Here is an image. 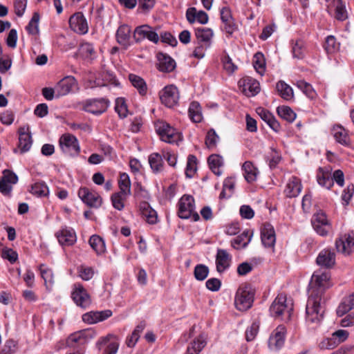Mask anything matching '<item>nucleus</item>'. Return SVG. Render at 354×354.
<instances>
[{"mask_svg":"<svg viewBox=\"0 0 354 354\" xmlns=\"http://www.w3.org/2000/svg\"><path fill=\"white\" fill-rule=\"evenodd\" d=\"M195 35L198 42L207 44V46H211V40L214 35L212 29L206 28H198L196 30Z\"/></svg>","mask_w":354,"mask_h":354,"instance_id":"nucleus-31","label":"nucleus"},{"mask_svg":"<svg viewBox=\"0 0 354 354\" xmlns=\"http://www.w3.org/2000/svg\"><path fill=\"white\" fill-rule=\"evenodd\" d=\"M317 265L330 268L335 264V254L331 250L326 249L319 252L316 259Z\"/></svg>","mask_w":354,"mask_h":354,"instance_id":"nucleus-22","label":"nucleus"},{"mask_svg":"<svg viewBox=\"0 0 354 354\" xmlns=\"http://www.w3.org/2000/svg\"><path fill=\"white\" fill-rule=\"evenodd\" d=\"M40 16L39 13L35 12L29 21L28 26L26 27V29L28 32L29 34L31 35H37L39 33V21Z\"/></svg>","mask_w":354,"mask_h":354,"instance_id":"nucleus-45","label":"nucleus"},{"mask_svg":"<svg viewBox=\"0 0 354 354\" xmlns=\"http://www.w3.org/2000/svg\"><path fill=\"white\" fill-rule=\"evenodd\" d=\"M328 273L313 274L309 284V296L306 306V321L312 328H316L324 317L323 295L329 288Z\"/></svg>","mask_w":354,"mask_h":354,"instance_id":"nucleus-1","label":"nucleus"},{"mask_svg":"<svg viewBox=\"0 0 354 354\" xmlns=\"http://www.w3.org/2000/svg\"><path fill=\"white\" fill-rule=\"evenodd\" d=\"M70 28L75 32L81 35L86 34L88 32V23L82 12L73 14L69 19Z\"/></svg>","mask_w":354,"mask_h":354,"instance_id":"nucleus-14","label":"nucleus"},{"mask_svg":"<svg viewBox=\"0 0 354 354\" xmlns=\"http://www.w3.org/2000/svg\"><path fill=\"white\" fill-rule=\"evenodd\" d=\"M286 328L283 325H279L271 334L268 345L272 350H279L284 344Z\"/></svg>","mask_w":354,"mask_h":354,"instance_id":"nucleus-13","label":"nucleus"},{"mask_svg":"<svg viewBox=\"0 0 354 354\" xmlns=\"http://www.w3.org/2000/svg\"><path fill=\"white\" fill-rule=\"evenodd\" d=\"M89 245L97 254L105 252V243L104 240L98 235L94 234L89 239Z\"/></svg>","mask_w":354,"mask_h":354,"instance_id":"nucleus-36","label":"nucleus"},{"mask_svg":"<svg viewBox=\"0 0 354 354\" xmlns=\"http://www.w3.org/2000/svg\"><path fill=\"white\" fill-rule=\"evenodd\" d=\"M251 239L252 234H249V231H244L241 234L233 239L231 245L234 248H237L236 245H241L243 248H245L250 242Z\"/></svg>","mask_w":354,"mask_h":354,"instance_id":"nucleus-41","label":"nucleus"},{"mask_svg":"<svg viewBox=\"0 0 354 354\" xmlns=\"http://www.w3.org/2000/svg\"><path fill=\"white\" fill-rule=\"evenodd\" d=\"M242 168L245 171V178L248 183H252L256 180L257 169L254 167L252 162L245 161L243 163Z\"/></svg>","mask_w":354,"mask_h":354,"instance_id":"nucleus-35","label":"nucleus"},{"mask_svg":"<svg viewBox=\"0 0 354 354\" xmlns=\"http://www.w3.org/2000/svg\"><path fill=\"white\" fill-rule=\"evenodd\" d=\"M157 68L160 71L169 73L176 68V62L171 57L165 53H158L157 54Z\"/></svg>","mask_w":354,"mask_h":354,"instance_id":"nucleus-21","label":"nucleus"},{"mask_svg":"<svg viewBox=\"0 0 354 354\" xmlns=\"http://www.w3.org/2000/svg\"><path fill=\"white\" fill-rule=\"evenodd\" d=\"M161 102L167 107H173L178 100L179 95L177 87L174 85L165 86L160 94Z\"/></svg>","mask_w":354,"mask_h":354,"instance_id":"nucleus-11","label":"nucleus"},{"mask_svg":"<svg viewBox=\"0 0 354 354\" xmlns=\"http://www.w3.org/2000/svg\"><path fill=\"white\" fill-rule=\"evenodd\" d=\"M293 57L297 59H303L305 56V47L304 41L297 40L293 44L292 48Z\"/></svg>","mask_w":354,"mask_h":354,"instance_id":"nucleus-51","label":"nucleus"},{"mask_svg":"<svg viewBox=\"0 0 354 354\" xmlns=\"http://www.w3.org/2000/svg\"><path fill=\"white\" fill-rule=\"evenodd\" d=\"M129 80L131 84L138 89L139 93L144 95L147 93V87L145 80L135 74H129Z\"/></svg>","mask_w":354,"mask_h":354,"instance_id":"nucleus-33","label":"nucleus"},{"mask_svg":"<svg viewBox=\"0 0 354 354\" xmlns=\"http://www.w3.org/2000/svg\"><path fill=\"white\" fill-rule=\"evenodd\" d=\"M223 64L224 69L229 74H232L237 69V66L233 63L232 59L228 55H225L223 58Z\"/></svg>","mask_w":354,"mask_h":354,"instance_id":"nucleus-57","label":"nucleus"},{"mask_svg":"<svg viewBox=\"0 0 354 354\" xmlns=\"http://www.w3.org/2000/svg\"><path fill=\"white\" fill-rule=\"evenodd\" d=\"M257 113L261 118L266 122L268 126L275 132H279L281 126L279 122L276 120L274 116L267 109L262 107L257 109Z\"/></svg>","mask_w":354,"mask_h":354,"instance_id":"nucleus-24","label":"nucleus"},{"mask_svg":"<svg viewBox=\"0 0 354 354\" xmlns=\"http://www.w3.org/2000/svg\"><path fill=\"white\" fill-rule=\"evenodd\" d=\"M140 210L148 223L154 224L157 222V213L147 202L143 201L140 203Z\"/></svg>","mask_w":354,"mask_h":354,"instance_id":"nucleus-29","label":"nucleus"},{"mask_svg":"<svg viewBox=\"0 0 354 354\" xmlns=\"http://www.w3.org/2000/svg\"><path fill=\"white\" fill-rule=\"evenodd\" d=\"M205 285L208 290L216 292L220 289L221 281L217 278H210L206 281Z\"/></svg>","mask_w":354,"mask_h":354,"instance_id":"nucleus-60","label":"nucleus"},{"mask_svg":"<svg viewBox=\"0 0 354 354\" xmlns=\"http://www.w3.org/2000/svg\"><path fill=\"white\" fill-rule=\"evenodd\" d=\"M72 298L77 306L83 308L91 304L90 296L81 284L75 285V288L72 292Z\"/></svg>","mask_w":354,"mask_h":354,"instance_id":"nucleus-16","label":"nucleus"},{"mask_svg":"<svg viewBox=\"0 0 354 354\" xmlns=\"http://www.w3.org/2000/svg\"><path fill=\"white\" fill-rule=\"evenodd\" d=\"M115 109L120 118H123L127 116L128 109L123 98L116 100Z\"/></svg>","mask_w":354,"mask_h":354,"instance_id":"nucleus-54","label":"nucleus"},{"mask_svg":"<svg viewBox=\"0 0 354 354\" xmlns=\"http://www.w3.org/2000/svg\"><path fill=\"white\" fill-rule=\"evenodd\" d=\"M348 335L349 333L347 330L342 329L337 330L332 334V337L337 346L346 341L348 339Z\"/></svg>","mask_w":354,"mask_h":354,"instance_id":"nucleus-56","label":"nucleus"},{"mask_svg":"<svg viewBox=\"0 0 354 354\" xmlns=\"http://www.w3.org/2000/svg\"><path fill=\"white\" fill-rule=\"evenodd\" d=\"M149 163L153 172H160L163 169L162 157L158 153H153L149 156Z\"/></svg>","mask_w":354,"mask_h":354,"instance_id":"nucleus-34","label":"nucleus"},{"mask_svg":"<svg viewBox=\"0 0 354 354\" xmlns=\"http://www.w3.org/2000/svg\"><path fill=\"white\" fill-rule=\"evenodd\" d=\"M218 140V136L216 134L214 129H211L208 131L206 138L205 145L209 149H212L216 147L217 140Z\"/></svg>","mask_w":354,"mask_h":354,"instance_id":"nucleus-52","label":"nucleus"},{"mask_svg":"<svg viewBox=\"0 0 354 354\" xmlns=\"http://www.w3.org/2000/svg\"><path fill=\"white\" fill-rule=\"evenodd\" d=\"M121 194H131V183L128 174L123 173L120 174L118 182Z\"/></svg>","mask_w":354,"mask_h":354,"instance_id":"nucleus-44","label":"nucleus"},{"mask_svg":"<svg viewBox=\"0 0 354 354\" xmlns=\"http://www.w3.org/2000/svg\"><path fill=\"white\" fill-rule=\"evenodd\" d=\"M311 223L314 230L321 236H326L331 230V225L326 215L322 212L315 214Z\"/></svg>","mask_w":354,"mask_h":354,"instance_id":"nucleus-7","label":"nucleus"},{"mask_svg":"<svg viewBox=\"0 0 354 354\" xmlns=\"http://www.w3.org/2000/svg\"><path fill=\"white\" fill-rule=\"evenodd\" d=\"M161 41L167 43L171 46H176L178 44L177 39L169 32H164L160 34Z\"/></svg>","mask_w":354,"mask_h":354,"instance_id":"nucleus-62","label":"nucleus"},{"mask_svg":"<svg viewBox=\"0 0 354 354\" xmlns=\"http://www.w3.org/2000/svg\"><path fill=\"white\" fill-rule=\"evenodd\" d=\"M59 142L63 149L67 150L71 154H77L80 152L79 143L74 136L65 134L61 137Z\"/></svg>","mask_w":354,"mask_h":354,"instance_id":"nucleus-18","label":"nucleus"},{"mask_svg":"<svg viewBox=\"0 0 354 354\" xmlns=\"http://www.w3.org/2000/svg\"><path fill=\"white\" fill-rule=\"evenodd\" d=\"M319 346L321 349H333L336 346H337L335 341L333 339V337L326 338L323 339L319 344Z\"/></svg>","mask_w":354,"mask_h":354,"instance_id":"nucleus-64","label":"nucleus"},{"mask_svg":"<svg viewBox=\"0 0 354 354\" xmlns=\"http://www.w3.org/2000/svg\"><path fill=\"white\" fill-rule=\"evenodd\" d=\"M238 84L241 91L247 97L254 96L260 91L259 82L250 77L241 78Z\"/></svg>","mask_w":354,"mask_h":354,"instance_id":"nucleus-9","label":"nucleus"},{"mask_svg":"<svg viewBox=\"0 0 354 354\" xmlns=\"http://www.w3.org/2000/svg\"><path fill=\"white\" fill-rule=\"evenodd\" d=\"M111 310H104L102 311H91L82 315V319L84 322L88 324H95L98 322H102L112 315Z\"/></svg>","mask_w":354,"mask_h":354,"instance_id":"nucleus-20","label":"nucleus"},{"mask_svg":"<svg viewBox=\"0 0 354 354\" xmlns=\"http://www.w3.org/2000/svg\"><path fill=\"white\" fill-rule=\"evenodd\" d=\"M278 115L289 122H292L296 118V113L287 106H279L277 109Z\"/></svg>","mask_w":354,"mask_h":354,"instance_id":"nucleus-40","label":"nucleus"},{"mask_svg":"<svg viewBox=\"0 0 354 354\" xmlns=\"http://www.w3.org/2000/svg\"><path fill=\"white\" fill-rule=\"evenodd\" d=\"M189 115L194 122H200L202 120L201 106L198 102H192L189 108Z\"/></svg>","mask_w":354,"mask_h":354,"instance_id":"nucleus-39","label":"nucleus"},{"mask_svg":"<svg viewBox=\"0 0 354 354\" xmlns=\"http://www.w3.org/2000/svg\"><path fill=\"white\" fill-rule=\"evenodd\" d=\"M27 0H15L14 6L15 14L18 17H21L26 8Z\"/></svg>","mask_w":354,"mask_h":354,"instance_id":"nucleus-58","label":"nucleus"},{"mask_svg":"<svg viewBox=\"0 0 354 354\" xmlns=\"http://www.w3.org/2000/svg\"><path fill=\"white\" fill-rule=\"evenodd\" d=\"M297 86L309 98L313 99L315 95V91L313 86L304 80H299L297 82Z\"/></svg>","mask_w":354,"mask_h":354,"instance_id":"nucleus-48","label":"nucleus"},{"mask_svg":"<svg viewBox=\"0 0 354 354\" xmlns=\"http://www.w3.org/2000/svg\"><path fill=\"white\" fill-rule=\"evenodd\" d=\"M77 81L73 76H66L57 82L55 88L46 87V100H52L67 95L76 84Z\"/></svg>","mask_w":354,"mask_h":354,"instance_id":"nucleus-2","label":"nucleus"},{"mask_svg":"<svg viewBox=\"0 0 354 354\" xmlns=\"http://www.w3.org/2000/svg\"><path fill=\"white\" fill-rule=\"evenodd\" d=\"M232 257L223 249H218L216 255V271L219 273L223 272L227 270L231 264Z\"/></svg>","mask_w":354,"mask_h":354,"instance_id":"nucleus-17","label":"nucleus"},{"mask_svg":"<svg viewBox=\"0 0 354 354\" xmlns=\"http://www.w3.org/2000/svg\"><path fill=\"white\" fill-rule=\"evenodd\" d=\"M276 88L280 96L286 100H289L293 97L292 88L283 81H279L277 84Z\"/></svg>","mask_w":354,"mask_h":354,"instance_id":"nucleus-37","label":"nucleus"},{"mask_svg":"<svg viewBox=\"0 0 354 354\" xmlns=\"http://www.w3.org/2000/svg\"><path fill=\"white\" fill-rule=\"evenodd\" d=\"M197 158L194 155H189L185 169V175L187 178H192L196 171Z\"/></svg>","mask_w":354,"mask_h":354,"instance_id":"nucleus-46","label":"nucleus"},{"mask_svg":"<svg viewBox=\"0 0 354 354\" xmlns=\"http://www.w3.org/2000/svg\"><path fill=\"white\" fill-rule=\"evenodd\" d=\"M128 194L116 192L112 194L111 200L113 207L118 210H122L124 207V201L127 199Z\"/></svg>","mask_w":354,"mask_h":354,"instance_id":"nucleus-43","label":"nucleus"},{"mask_svg":"<svg viewBox=\"0 0 354 354\" xmlns=\"http://www.w3.org/2000/svg\"><path fill=\"white\" fill-rule=\"evenodd\" d=\"M206 341L200 336L194 340L187 347V353L188 354H198L206 345Z\"/></svg>","mask_w":354,"mask_h":354,"instance_id":"nucleus-38","label":"nucleus"},{"mask_svg":"<svg viewBox=\"0 0 354 354\" xmlns=\"http://www.w3.org/2000/svg\"><path fill=\"white\" fill-rule=\"evenodd\" d=\"M145 38L156 44L159 41L158 35L153 31L149 26L142 25L136 27L133 32V39L136 42H140Z\"/></svg>","mask_w":354,"mask_h":354,"instance_id":"nucleus-10","label":"nucleus"},{"mask_svg":"<svg viewBox=\"0 0 354 354\" xmlns=\"http://www.w3.org/2000/svg\"><path fill=\"white\" fill-rule=\"evenodd\" d=\"M286 300L287 299L285 295L279 294L277 295L270 307V312L272 316L277 317L286 313L287 318L288 319H290L292 307L288 308Z\"/></svg>","mask_w":354,"mask_h":354,"instance_id":"nucleus-5","label":"nucleus"},{"mask_svg":"<svg viewBox=\"0 0 354 354\" xmlns=\"http://www.w3.org/2000/svg\"><path fill=\"white\" fill-rule=\"evenodd\" d=\"M79 54L84 59H92L95 54L93 44L90 43L82 44L79 48Z\"/></svg>","mask_w":354,"mask_h":354,"instance_id":"nucleus-47","label":"nucleus"},{"mask_svg":"<svg viewBox=\"0 0 354 354\" xmlns=\"http://www.w3.org/2000/svg\"><path fill=\"white\" fill-rule=\"evenodd\" d=\"M317 180L318 183L329 189L333 185V178L330 173V169L319 167L317 174Z\"/></svg>","mask_w":354,"mask_h":354,"instance_id":"nucleus-27","label":"nucleus"},{"mask_svg":"<svg viewBox=\"0 0 354 354\" xmlns=\"http://www.w3.org/2000/svg\"><path fill=\"white\" fill-rule=\"evenodd\" d=\"M254 296V290L250 285L239 288L234 299L236 308L240 311L247 310L252 305Z\"/></svg>","mask_w":354,"mask_h":354,"instance_id":"nucleus-3","label":"nucleus"},{"mask_svg":"<svg viewBox=\"0 0 354 354\" xmlns=\"http://www.w3.org/2000/svg\"><path fill=\"white\" fill-rule=\"evenodd\" d=\"M209 47L210 46H207V44L198 42V46L195 48L193 52L194 57L198 59L204 57L205 50Z\"/></svg>","mask_w":354,"mask_h":354,"instance_id":"nucleus-63","label":"nucleus"},{"mask_svg":"<svg viewBox=\"0 0 354 354\" xmlns=\"http://www.w3.org/2000/svg\"><path fill=\"white\" fill-rule=\"evenodd\" d=\"M335 17L337 20L342 21L346 20L348 17L347 12L342 4V0H337Z\"/></svg>","mask_w":354,"mask_h":354,"instance_id":"nucleus-53","label":"nucleus"},{"mask_svg":"<svg viewBox=\"0 0 354 354\" xmlns=\"http://www.w3.org/2000/svg\"><path fill=\"white\" fill-rule=\"evenodd\" d=\"M83 331H79L69 335L66 342L67 346L74 347L77 343L84 344L85 339L83 337Z\"/></svg>","mask_w":354,"mask_h":354,"instance_id":"nucleus-50","label":"nucleus"},{"mask_svg":"<svg viewBox=\"0 0 354 354\" xmlns=\"http://www.w3.org/2000/svg\"><path fill=\"white\" fill-rule=\"evenodd\" d=\"M253 65L257 72L263 75L266 69L265 58L263 53L258 52L254 54Z\"/></svg>","mask_w":354,"mask_h":354,"instance_id":"nucleus-42","label":"nucleus"},{"mask_svg":"<svg viewBox=\"0 0 354 354\" xmlns=\"http://www.w3.org/2000/svg\"><path fill=\"white\" fill-rule=\"evenodd\" d=\"M78 196L90 207L98 208L102 205L101 196L97 192L90 191L86 187H81L78 191Z\"/></svg>","mask_w":354,"mask_h":354,"instance_id":"nucleus-8","label":"nucleus"},{"mask_svg":"<svg viewBox=\"0 0 354 354\" xmlns=\"http://www.w3.org/2000/svg\"><path fill=\"white\" fill-rule=\"evenodd\" d=\"M337 48L336 39L334 36H328L326 39L325 49L328 53H333Z\"/></svg>","mask_w":354,"mask_h":354,"instance_id":"nucleus-61","label":"nucleus"},{"mask_svg":"<svg viewBox=\"0 0 354 354\" xmlns=\"http://www.w3.org/2000/svg\"><path fill=\"white\" fill-rule=\"evenodd\" d=\"M210 169L217 176L221 175L220 167L223 165V158L218 154H212L207 158Z\"/></svg>","mask_w":354,"mask_h":354,"instance_id":"nucleus-32","label":"nucleus"},{"mask_svg":"<svg viewBox=\"0 0 354 354\" xmlns=\"http://www.w3.org/2000/svg\"><path fill=\"white\" fill-rule=\"evenodd\" d=\"M2 257L8 260L11 263H14L18 259V254L12 249L6 248L2 252Z\"/></svg>","mask_w":354,"mask_h":354,"instance_id":"nucleus-59","label":"nucleus"},{"mask_svg":"<svg viewBox=\"0 0 354 354\" xmlns=\"http://www.w3.org/2000/svg\"><path fill=\"white\" fill-rule=\"evenodd\" d=\"M19 148L21 152L28 151L32 145L28 127H22L19 129Z\"/></svg>","mask_w":354,"mask_h":354,"instance_id":"nucleus-26","label":"nucleus"},{"mask_svg":"<svg viewBox=\"0 0 354 354\" xmlns=\"http://www.w3.org/2000/svg\"><path fill=\"white\" fill-rule=\"evenodd\" d=\"M59 243L62 245L70 246L77 240L76 234L72 228H64L56 234Z\"/></svg>","mask_w":354,"mask_h":354,"instance_id":"nucleus-23","label":"nucleus"},{"mask_svg":"<svg viewBox=\"0 0 354 354\" xmlns=\"http://www.w3.org/2000/svg\"><path fill=\"white\" fill-rule=\"evenodd\" d=\"M262 243L265 247H274L276 241L275 231L272 225L268 223L263 224L261 232Z\"/></svg>","mask_w":354,"mask_h":354,"instance_id":"nucleus-19","label":"nucleus"},{"mask_svg":"<svg viewBox=\"0 0 354 354\" xmlns=\"http://www.w3.org/2000/svg\"><path fill=\"white\" fill-rule=\"evenodd\" d=\"M209 274V268L204 264H198L194 268V275L196 280H205Z\"/></svg>","mask_w":354,"mask_h":354,"instance_id":"nucleus-49","label":"nucleus"},{"mask_svg":"<svg viewBox=\"0 0 354 354\" xmlns=\"http://www.w3.org/2000/svg\"><path fill=\"white\" fill-rule=\"evenodd\" d=\"M354 245V232H351L349 234H345L336 239L335 248L338 252L342 253L345 255L351 254L352 250L351 247Z\"/></svg>","mask_w":354,"mask_h":354,"instance_id":"nucleus-15","label":"nucleus"},{"mask_svg":"<svg viewBox=\"0 0 354 354\" xmlns=\"http://www.w3.org/2000/svg\"><path fill=\"white\" fill-rule=\"evenodd\" d=\"M17 348V342L12 339H8L3 345L0 354H13Z\"/></svg>","mask_w":354,"mask_h":354,"instance_id":"nucleus-55","label":"nucleus"},{"mask_svg":"<svg viewBox=\"0 0 354 354\" xmlns=\"http://www.w3.org/2000/svg\"><path fill=\"white\" fill-rule=\"evenodd\" d=\"M109 102L106 98L93 99L87 100L83 106L85 111L100 115L106 111Z\"/></svg>","mask_w":354,"mask_h":354,"instance_id":"nucleus-12","label":"nucleus"},{"mask_svg":"<svg viewBox=\"0 0 354 354\" xmlns=\"http://www.w3.org/2000/svg\"><path fill=\"white\" fill-rule=\"evenodd\" d=\"M131 32V28L127 24L119 26L115 35L117 41L120 45L127 46L129 44Z\"/></svg>","mask_w":354,"mask_h":354,"instance_id":"nucleus-30","label":"nucleus"},{"mask_svg":"<svg viewBox=\"0 0 354 354\" xmlns=\"http://www.w3.org/2000/svg\"><path fill=\"white\" fill-rule=\"evenodd\" d=\"M332 134L338 143L344 146L349 145L350 138L347 131L341 125H335L332 129Z\"/></svg>","mask_w":354,"mask_h":354,"instance_id":"nucleus-28","label":"nucleus"},{"mask_svg":"<svg viewBox=\"0 0 354 354\" xmlns=\"http://www.w3.org/2000/svg\"><path fill=\"white\" fill-rule=\"evenodd\" d=\"M156 132L160 136L161 140L168 142H176L180 138V134L169 124L160 122L156 124Z\"/></svg>","mask_w":354,"mask_h":354,"instance_id":"nucleus-6","label":"nucleus"},{"mask_svg":"<svg viewBox=\"0 0 354 354\" xmlns=\"http://www.w3.org/2000/svg\"><path fill=\"white\" fill-rule=\"evenodd\" d=\"M301 189L302 185L301 180L296 176H292L287 183L284 192L287 197L294 198L297 197L299 194Z\"/></svg>","mask_w":354,"mask_h":354,"instance_id":"nucleus-25","label":"nucleus"},{"mask_svg":"<svg viewBox=\"0 0 354 354\" xmlns=\"http://www.w3.org/2000/svg\"><path fill=\"white\" fill-rule=\"evenodd\" d=\"M178 216L183 219H187L191 216L194 221H198L200 219L198 214L194 211L195 204L194 198L190 195H184L181 197L178 203Z\"/></svg>","mask_w":354,"mask_h":354,"instance_id":"nucleus-4","label":"nucleus"}]
</instances>
